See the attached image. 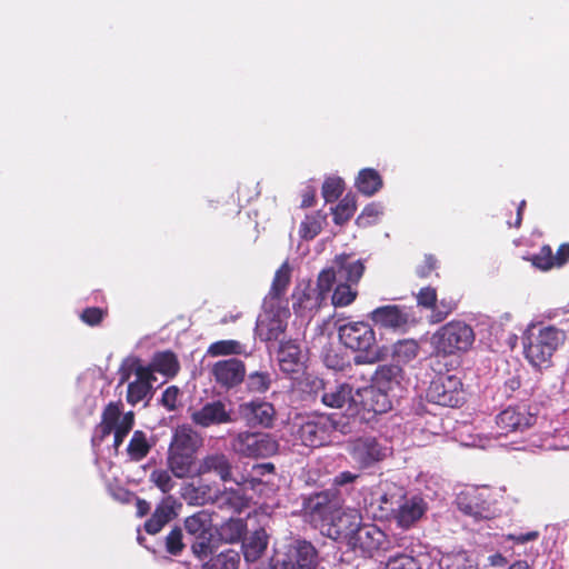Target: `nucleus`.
Listing matches in <instances>:
<instances>
[{"instance_id": "obj_41", "label": "nucleus", "mask_w": 569, "mask_h": 569, "mask_svg": "<svg viewBox=\"0 0 569 569\" xmlns=\"http://www.w3.org/2000/svg\"><path fill=\"white\" fill-rule=\"evenodd\" d=\"M325 217L319 212L307 214L299 227V236L305 240H312L322 230Z\"/></svg>"}, {"instance_id": "obj_25", "label": "nucleus", "mask_w": 569, "mask_h": 569, "mask_svg": "<svg viewBox=\"0 0 569 569\" xmlns=\"http://www.w3.org/2000/svg\"><path fill=\"white\" fill-rule=\"evenodd\" d=\"M371 496L378 503L377 508H375L373 501L367 505V499H365L363 508L367 512H370L372 517H383L389 513L393 516V511L397 509L395 506H398L400 500L405 498L401 489H398V492L375 490L371 491Z\"/></svg>"}, {"instance_id": "obj_2", "label": "nucleus", "mask_w": 569, "mask_h": 569, "mask_svg": "<svg viewBox=\"0 0 569 569\" xmlns=\"http://www.w3.org/2000/svg\"><path fill=\"white\" fill-rule=\"evenodd\" d=\"M363 272L365 264L360 259L353 260L349 254L337 256L332 266L319 273L316 288L303 292L302 297L309 300L311 293H315L316 305H320L336 282L357 284Z\"/></svg>"}, {"instance_id": "obj_63", "label": "nucleus", "mask_w": 569, "mask_h": 569, "mask_svg": "<svg viewBox=\"0 0 569 569\" xmlns=\"http://www.w3.org/2000/svg\"><path fill=\"white\" fill-rule=\"evenodd\" d=\"M555 268H561L569 261V243L565 242L559 246L557 252H552Z\"/></svg>"}, {"instance_id": "obj_26", "label": "nucleus", "mask_w": 569, "mask_h": 569, "mask_svg": "<svg viewBox=\"0 0 569 569\" xmlns=\"http://www.w3.org/2000/svg\"><path fill=\"white\" fill-rule=\"evenodd\" d=\"M287 321L279 315H267L257 321L256 332L262 341H276L284 333Z\"/></svg>"}, {"instance_id": "obj_50", "label": "nucleus", "mask_w": 569, "mask_h": 569, "mask_svg": "<svg viewBox=\"0 0 569 569\" xmlns=\"http://www.w3.org/2000/svg\"><path fill=\"white\" fill-rule=\"evenodd\" d=\"M130 370L136 375L134 382L153 385L157 380L151 362L148 366H143L140 359L137 358L132 361Z\"/></svg>"}, {"instance_id": "obj_10", "label": "nucleus", "mask_w": 569, "mask_h": 569, "mask_svg": "<svg viewBox=\"0 0 569 569\" xmlns=\"http://www.w3.org/2000/svg\"><path fill=\"white\" fill-rule=\"evenodd\" d=\"M361 525V516L355 509L343 510L341 507L328 520V525L320 531L322 535L336 541H343L350 547V541L356 536Z\"/></svg>"}, {"instance_id": "obj_45", "label": "nucleus", "mask_w": 569, "mask_h": 569, "mask_svg": "<svg viewBox=\"0 0 569 569\" xmlns=\"http://www.w3.org/2000/svg\"><path fill=\"white\" fill-rule=\"evenodd\" d=\"M272 378L267 371H253L248 375L247 388L250 392L264 393L271 387Z\"/></svg>"}, {"instance_id": "obj_61", "label": "nucleus", "mask_w": 569, "mask_h": 569, "mask_svg": "<svg viewBox=\"0 0 569 569\" xmlns=\"http://www.w3.org/2000/svg\"><path fill=\"white\" fill-rule=\"evenodd\" d=\"M360 478L359 473H355L351 471H341L332 479L333 489L345 487L347 485L356 482Z\"/></svg>"}, {"instance_id": "obj_44", "label": "nucleus", "mask_w": 569, "mask_h": 569, "mask_svg": "<svg viewBox=\"0 0 569 569\" xmlns=\"http://www.w3.org/2000/svg\"><path fill=\"white\" fill-rule=\"evenodd\" d=\"M356 201L353 198L346 196L343 199L340 200V202L332 209L333 214V221L336 224H343L349 219L352 218V216L356 212Z\"/></svg>"}, {"instance_id": "obj_5", "label": "nucleus", "mask_w": 569, "mask_h": 569, "mask_svg": "<svg viewBox=\"0 0 569 569\" xmlns=\"http://www.w3.org/2000/svg\"><path fill=\"white\" fill-rule=\"evenodd\" d=\"M476 339L472 327L462 320H451L441 326L433 335L438 353L453 356L467 352Z\"/></svg>"}, {"instance_id": "obj_28", "label": "nucleus", "mask_w": 569, "mask_h": 569, "mask_svg": "<svg viewBox=\"0 0 569 569\" xmlns=\"http://www.w3.org/2000/svg\"><path fill=\"white\" fill-rule=\"evenodd\" d=\"M352 400V387L349 383L325 385L321 401L330 408H342Z\"/></svg>"}, {"instance_id": "obj_17", "label": "nucleus", "mask_w": 569, "mask_h": 569, "mask_svg": "<svg viewBox=\"0 0 569 569\" xmlns=\"http://www.w3.org/2000/svg\"><path fill=\"white\" fill-rule=\"evenodd\" d=\"M428 503L420 496H412L410 498H402L393 511L392 519L396 525L408 530L412 528L427 512Z\"/></svg>"}, {"instance_id": "obj_56", "label": "nucleus", "mask_w": 569, "mask_h": 569, "mask_svg": "<svg viewBox=\"0 0 569 569\" xmlns=\"http://www.w3.org/2000/svg\"><path fill=\"white\" fill-rule=\"evenodd\" d=\"M439 267V261L433 254H425L423 261L416 267V276L420 279L429 278Z\"/></svg>"}, {"instance_id": "obj_38", "label": "nucleus", "mask_w": 569, "mask_h": 569, "mask_svg": "<svg viewBox=\"0 0 569 569\" xmlns=\"http://www.w3.org/2000/svg\"><path fill=\"white\" fill-rule=\"evenodd\" d=\"M291 280V268L287 262L276 271L269 296L271 299H280L288 290Z\"/></svg>"}, {"instance_id": "obj_19", "label": "nucleus", "mask_w": 569, "mask_h": 569, "mask_svg": "<svg viewBox=\"0 0 569 569\" xmlns=\"http://www.w3.org/2000/svg\"><path fill=\"white\" fill-rule=\"evenodd\" d=\"M369 318L375 325L393 331H405L409 325L408 312L396 305L378 307L369 313Z\"/></svg>"}, {"instance_id": "obj_15", "label": "nucleus", "mask_w": 569, "mask_h": 569, "mask_svg": "<svg viewBox=\"0 0 569 569\" xmlns=\"http://www.w3.org/2000/svg\"><path fill=\"white\" fill-rule=\"evenodd\" d=\"M537 417L526 406H510L497 417L496 423L502 435L523 432L536 423Z\"/></svg>"}, {"instance_id": "obj_14", "label": "nucleus", "mask_w": 569, "mask_h": 569, "mask_svg": "<svg viewBox=\"0 0 569 569\" xmlns=\"http://www.w3.org/2000/svg\"><path fill=\"white\" fill-rule=\"evenodd\" d=\"M349 455L360 469H367L387 457V448L373 437H359L350 443Z\"/></svg>"}, {"instance_id": "obj_55", "label": "nucleus", "mask_w": 569, "mask_h": 569, "mask_svg": "<svg viewBox=\"0 0 569 569\" xmlns=\"http://www.w3.org/2000/svg\"><path fill=\"white\" fill-rule=\"evenodd\" d=\"M107 315V309H102L99 307H88L83 309L82 312L80 313V319L86 325L90 327H96L103 321Z\"/></svg>"}, {"instance_id": "obj_6", "label": "nucleus", "mask_w": 569, "mask_h": 569, "mask_svg": "<svg viewBox=\"0 0 569 569\" xmlns=\"http://www.w3.org/2000/svg\"><path fill=\"white\" fill-rule=\"evenodd\" d=\"M339 507V493L336 489L313 492L306 497L302 502L305 516L319 530L328 525V520L332 519V515Z\"/></svg>"}, {"instance_id": "obj_37", "label": "nucleus", "mask_w": 569, "mask_h": 569, "mask_svg": "<svg viewBox=\"0 0 569 569\" xmlns=\"http://www.w3.org/2000/svg\"><path fill=\"white\" fill-rule=\"evenodd\" d=\"M419 349V345L415 339H402L393 345L392 358L398 363L406 365L417 358Z\"/></svg>"}, {"instance_id": "obj_16", "label": "nucleus", "mask_w": 569, "mask_h": 569, "mask_svg": "<svg viewBox=\"0 0 569 569\" xmlns=\"http://www.w3.org/2000/svg\"><path fill=\"white\" fill-rule=\"evenodd\" d=\"M211 375L217 385L223 389H232L244 380V362L237 358L217 361L211 368Z\"/></svg>"}, {"instance_id": "obj_21", "label": "nucleus", "mask_w": 569, "mask_h": 569, "mask_svg": "<svg viewBox=\"0 0 569 569\" xmlns=\"http://www.w3.org/2000/svg\"><path fill=\"white\" fill-rule=\"evenodd\" d=\"M198 475L214 473L221 481L232 480V463L229 457L222 452H213L204 456L197 468Z\"/></svg>"}, {"instance_id": "obj_9", "label": "nucleus", "mask_w": 569, "mask_h": 569, "mask_svg": "<svg viewBox=\"0 0 569 569\" xmlns=\"http://www.w3.org/2000/svg\"><path fill=\"white\" fill-rule=\"evenodd\" d=\"M279 445L269 433L240 432L232 440L234 452L247 458H267L278 451Z\"/></svg>"}, {"instance_id": "obj_8", "label": "nucleus", "mask_w": 569, "mask_h": 569, "mask_svg": "<svg viewBox=\"0 0 569 569\" xmlns=\"http://www.w3.org/2000/svg\"><path fill=\"white\" fill-rule=\"evenodd\" d=\"M339 341L348 349L368 357L376 346V332L366 321H349L338 326Z\"/></svg>"}, {"instance_id": "obj_58", "label": "nucleus", "mask_w": 569, "mask_h": 569, "mask_svg": "<svg viewBox=\"0 0 569 569\" xmlns=\"http://www.w3.org/2000/svg\"><path fill=\"white\" fill-rule=\"evenodd\" d=\"M123 493L126 496L124 501L127 503H130V502L134 501V503H136V515H137L138 518H142V517L147 516L150 512L151 507H150V503L147 500L138 497L136 493H133L131 491H128V490H124Z\"/></svg>"}, {"instance_id": "obj_1", "label": "nucleus", "mask_w": 569, "mask_h": 569, "mask_svg": "<svg viewBox=\"0 0 569 569\" xmlns=\"http://www.w3.org/2000/svg\"><path fill=\"white\" fill-rule=\"evenodd\" d=\"M203 438L189 425L178 426L168 448L167 467L178 479L192 475Z\"/></svg>"}, {"instance_id": "obj_11", "label": "nucleus", "mask_w": 569, "mask_h": 569, "mask_svg": "<svg viewBox=\"0 0 569 569\" xmlns=\"http://www.w3.org/2000/svg\"><path fill=\"white\" fill-rule=\"evenodd\" d=\"M490 495L479 488H469L461 491L456 499L458 509L475 520L491 519L495 516Z\"/></svg>"}, {"instance_id": "obj_39", "label": "nucleus", "mask_w": 569, "mask_h": 569, "mask_svg": "<svg viewBox=\"0 0 569 569\" xmlns=\"http://www.w3.org/2000/svg\"><path fill=\"white\" fill-rule=\"evenodd\" d=\"M220 507H227L234 512H241L248 506L244 493L239 489H226L217 497Z\"/></svg>"}, {"instance_id": "obj_59", "label": "nucleus", "mask_w": 569, "mask_h": 569, "mask_svg": "<svg viewBox=\"0 0 569 569\" xmlns=\"http://www.w3.org/2000/svg\"><path fill=\"white\" fill-rule=\"evenodd\" d=\"M210 538L211 536H207V538H197V540L191 546L192 552L200 560L208 558L212 552Z\"/></svg>"}, {"instance_id": "obj_36", "label": "nucleus", "mask_w": 569, "mask_h": 569, "mask_svg": "<svg viewBox=\"0 0 569 569\" xmlns=\"http://www.w3.org/2000/svg\"><path fill=\"white\" fill-rule=\"evenodd\" d=\"M151 450L146 432L136 430L128 443L127 452L132 461H141Z\"/></svg>"}, {"instance_id": "obj_43", "label": "nucleus", "mask_w": 569, "mask_h": 569, "mask_svg": "<svg viewBox=\"0 0 569 569\" xmlns=\"http://www.w3.org/2000/svg\"><path fill=\"white\" fill-rule=\"evenodd\" d=\"M240 563L239 552L228 549L212 557L208 562L209 569H238Z\"/></svg>"}, {"instance_id": "obj_46", "label": "nucleus", "mask_w": 569, "mask_h": 569, "mask_svg": "<svg viewBox=\"0 0 569 569\" xmlns=\"http://www.w3.org/2000/svg\"><path fill=\"white\" fill-rule=\"evenodd\" d=\"M351 286L350 283L337 282L331 297V302L335 307H347L355 301L357 291Z\"/></svg>"}, {"instance_id": "obj_34", "label": "nucleus", "mask_w": 569, "mask_h": 569, "mask_svg": "<svg viewBox=\"0 0 569 569\" xmlns=\"http://www.w3.org/2000/svg\"><path fill=\"white\" fill-rule=\"evenodd\" d=\"M246 532L247 522L241 518H230L218 529L220 539L228 543L242 541Z\"/></svg>"}, {"instance_id": "obj_22", "label": "nucleus", "mask_w": 569, "mask_h": 569, "mask_svg": "<svg viewBox=\"0 0 569 569\" xmlns=\"http://www.w3.org/2000/svg\"><path fill=\"white\" fill-rule=\"evenodd\" d=\"M277 356L282 372L291 375L302 370V351L295 340L281 341Z\"/></svg>"}, {"instance_id": "obj_30", "label": "nucleus", "mask_w": 569, "mask_h": 569, "mask_svg": "<svg viewBox=\"0 0 569 569\" xmlns=\"http://www.w3.org/2000/svg\"><path fill=\"white\" fill-rule=\"evenodd\" d=\"M268 546V536L263 529L256 530L242 540V551L247 561L258 560Z\"/></svg>"}, {"instance_id": "obj_23", "label": "nucleus", "mask_w": 569, "mask_h": 569, "mask_svg": "<svg viewBox=\"0 0 569 569\" xmlns=\"http://www.w3.org/2000/svg\"><path fill=\"white\" fill-rule=\"evenodd\" d=\"M240 412L252 426L269 428L273 425L276 410L270 402L250 401L240 406Z\"/></svg>"}, {"instance_id": "obj_40", "label": "nucleus", "mask_w": 569, "mask_h": 569, "mask_svg": "<svg viewBox=\"0 0 569 569\" xmlns=\"http://www.w3.org/2000/svg\"><path fill=\"white\" fill-rule=\"evenodd\" d=\"M242 353H244V348L238 340H218L212 342L207 350V355L210 357Z\"/></svg>"}, {"instance_id": "obj_13", "label": "nucleus", "mask_w": 569, "mask_h": 569, "mask_svg": "<svg viewBox=\"0 0 569 569\" xmlns=\"http://www.w3.org/2000/svg\"><path fill=\"white\" fill-rule=\"evenodd\" d=\"M353 550L372 556L378 551H387L391 548V541L388 536L378 526L373 523H361L356 536L350 541Z\"/></svg>"}, {"instance_id": "obj_27", "label": "nucleus", "mask_w": 569, "mask_h": 569, "mask_svg": "<svg viewBox=\"0 0 569 569\" xmlns=\"http://www.w3.org/2000/svg\"><path fill=\"white\" fill-rule=\"evenodd\" d=\"M403 378V370L399 365L379 366L372 377V385L389 392L398 387Z\"/></svg>"}, {"instance_id": "obj_48", "label": "nucleus", "mask_w": 569, "mask_h": 569, "mask_svg": "<svg viewBox=\"0 0 569 569\" xmlns=\"http://www.w3.org/2000/svg\"><path fill=\"white\" fill-rule=\"evenodd\" d=\"M134 425V415L132 411H129L124 413L117 425L116 429L112 430L113 432V447L116 450L119 449V447L122 445L124 438L128 436V433L132 430Z\"/></svg>"}, {"instance_id": "obj_64", "label": "nucleus", "mask_w": 569, "mask_h": 569, "mask_svg": "<svg viewBox=\"0 0 569 569\" xmlns=\"http://www.w3.org/2000/svg\"><path fill=\"white\" fill-rule=\"evenodd\" d=\"M316 190L312 187H307L302 192L301 207L309 208L315 204Z\"/></svg>"}, {"instance_id": "obj_54", "label": "nucleus", "mask_w": 569, "mask_h": 569, "mask_svg": "<svg viewBox=\"0 0 569 569\" xmlns=\"http://www.w3.org/2000/svg\"><path fill=\"white\" fill-rule=\"evenodd\" d=\"M437 298L438 293L435 287H422L416 295L417 306L431 311L436 307Z\"/></svg>"}, {"instance_id": "obj_20", "label": "nucleus", "mask_w": 569, "mask_h": 569, "mask_svg": "<svg viewBox=\"0 0 569 569\" xmlns=\"http://www.w3.org/2000/svg\"><path fill=\"white\" fill-rule=\"evenodd\" d=\"M176 499L167 496L157 505L151 517L144 522V530L149 535H157L162 528L177 517L174 510Z\"/></svg>"}, {"instance_id": "obj_42", "label": "nucleus", "mask_w": 569, "mask_h": 569, "mask_svg": "<svg viewBox=\"0 0 569 569\" xmlns=\"http://www.w3.org/2000/svg\"><path fill=\"white\" fill-rule=\"evenodd\" d=\"M458 308V301L451 297H443L437 300L436 307L431 309L429 322L432 325L440 323L446 320Z\"/></svg>"}, {"instance_id": "obj_52", "label": "nucleus", "mask_w": 569, "mask_h": 569, "mask_svg": "<svg viewBox=\"0 0 569 569\" xmlns=\"http://www.w3.org/2000/svg\"><path fill=\"white\" fill-rule=\"evenodd\" d=\"M345 183L340 178H327L322 184V197L326 202L336 201L343 192Z\"/></svg>"}, {"instance_id": "obj_24", "label": "nucleus", "mask_w": 569, "mask_h": 569, "mask_svg": "<svg viewBox=\"0 0 569 569\" xmlns=\"http://www.w3.org/2000/svg\"><path fill=\"white\" fill-rule=\"evenodd\" d=\"M121 402H109L102 413L101 421L96 427V433L92 437V445L100 446L104 439L116 429L122 418Z\"/></svg>"}, {"instance_id": "obj_33", "label": "nucleus", "mask_w": 569, "mask_h": 569, "mask_svg": "<svg viewBox=\"0 0 569 569\" xmlns=\"http://www.w3.org/2000/svg\"><path fill=\"white\" fill-rule=\"evenodd\" d=\"M383 186L380 173L372 168H365L359 171L356 179V187L365 196H373Z\"/></svg>"}, {"instance_id": "obj_51", "label": "nucleus", "mask_w": 569, "mask_h": 569, "mask_svg": "<svg viewBox=\"0 0 569 569\" xmlns=\"http://www.w3.org/2000/svg\"><path fill=\"white\" fill-rule=\"evenodd\" d=\"M169 468L166 469H154L150 473V481L162 492L168 493L173 488L176 482L173 481L171 475H170Z\"/></svg>"}, {"instance_id": "obj_32", "label": "nucleus", "mask_w": 569, "mask_h": 569, "mask_svg": "<svg viewBox=\"0 0 569 569\" xmlns=\"http://www.w3.org/2000/svg\"><path fill=\"white\" fill-rule=\"evenodd\" d=\"M363 405L373 413H385L392 407L388 392L373 385L366 390Z\"/></svg>"}, {"instance_id": "obj_53", "label": "nucleus", "mask_w": 569, "mask_h": 569, "mask_svg": "<svg viewBox=\"0 0 569 569\" xmlns=\"http://www.w3.org/2000/svg\"><path fill=\"white\" fill-rule=\"evenodd\" d=\"M182 539V529L180 527L172 528L166 537L167 552L172 556H179L184 549V543Z\"/></svg>"}, {"instance_id": "obj_18", "label": "nucleus", "mask_w": 569, "mask_h": 569, "mask_svg": "<svg viewBox=\"0 0 569 569\" xmlns=\"http://www.w3.org/2000/svg\"><path fill=\"white\" fill-rule=\"evenodd\" d=\"M191 420L194 425L202 428L211 426L232 423V410L228 409L226 403L221 400H214L204 403L200 409L191 413Z\"/></svg>"}, {"instance_id": "obj_49", "label": "nucleus", "mask_w": 569, "mask_h": 569, "mask_svg": "<svg viewBox=\"0 0 569 569\" xmlns=\"http://www.w3.org/2000/svg\"><path fill=\"white\" fill-rule=\"evenodd\" d=\"M525 259L530 261L535 268L541 271H549L555 268L552 249L549 244L542 246L538 253H535Z\"/></svg>"}, {"instance_id": "obj_29", "label": "nucleus", "mask_w": 569, "mask_h": 569, "mask_svg": "<svg viewBox=\"0 0 569 569\" xmlns=\"http://www.w3.org/2000/svg\"><path fill=\"white\" fill-rule=\"evenodd\" d=\"M150 362L154 372H159L167 378H173L180 371L178 357L171 350L154 352Z\"/></svg>"}, {"instance_id": "obj_31", "label": "nucleus", "mask_w": 569, "mask_h": 569, "mask_svg": "<svg viewBox=\"0 0 569 569\" xmlns=\"http://www.w3.org/2000/svg\"><path fill=\"white\" fill-rule=\"evenodd\" d=\"M184 528L196 538H207V536H211V515L204 510L198 511L186 518Z\"/></svg>"}, {"instance_id": "obj_4", "label": "nucleus", "mask_w": 569, "mask_h": 569, "mask_svg": "<svg viewBox=\"0 0 569 569\" xmlns=\"http://www.w3.org/2000/svg\"><path fill=\"white\" fill-rule=\"evenodd\" d=\"M566 332L553 326L530 331L523 341L526 359L533 367H548L556 350L566 341Z\"/></svg>"}, {"instance_id": "obj_35", "label": "nucleus", "mask_w": 569, "mask_h": 569, "mask_svg": "<svg viewBox=\"0 0 569 569\" xmlns=\"http://www.w3.org/2000/svg\"><path fill=\"white\" fill-rule=\"evenodd\" d=\"M441 569H479L477 560L466 550L450 552L440 560Z\"/></svg>"}, {"instance_id": "obj_57", "label": "nucleus", "mask_w": 569, "mask_h": 569, "mask_svg": "<svg viewBox=\"0 0 569 569\" xmlns=\"http://www.w3.org/2000/svg\"><path fill=\"white\" fill-rule=\"evenodd\" d=\"M386 569H419L417 560L408 555H397L389 558Z\"/></svg>"}, {"instance_id": "obj_60", "label": "nucleus", "mask_w": 569, "mask_h": 569, "mask_svg": "<svg viewBox=\"0 0 569 569\" xmlns=\"http://www.w3.org/2000/svg\"><path fill=\"white\" fill-rule=\"evenodd\" d=\"M178 396H179V388L176 386H170L162 392L161 403L168 410H174L177 408Z\"/></svg>"}, {"instance_id": "obj_7", "label": "nucleus", "mask_w": 569, "mask_h": 569, "mask_svg": "<svg viewBox=\"0 0 569 569\" xmlns=\"http://www.w3.org/2000/svg\"><path fill=\"white\" fill-rule=\"evenodd\" d=\"M426 398L442 407H460L465 401L462 382L455 375H439L430 382Z\"/></svg>"}, {"instance_id": "obj_3", "label": "nucleus", "mask_w": 569, "mask_h": 569, "mask_svg": "<svg viewBox=\"0 0 569 569\" xmlns=\"http://www.w3.org/2000/svg\"><path fill=\"white\" fill-rule=\"evenodd\" d=\"M338 423L331 416L311 413L298 416L291 423V436L296 442L309 448H320L332 441Z\"/></svg>"}, {"instance_id": "obj_62", "label": "nucleus", "mask_w": 569, "mask_h": 569, "mask_svg": "<svg viewBox=\"0 0 569 569\" xmlns=\"http://www.w3.org/2000/svg\"><path fill=\"white\" fill-rule=\"evenodd\" d=\"M539 537V532L536 530L528 531L525 533H508L506 535V540L512 541L517 545H523L529 541H535Z\"/></svg>"}, {"instance_id": "obj_12", "label": "nucleus", "mask_w": 569, "mask_h": 569, "mask_svg": "<svg viewBox=\"0 0 569 569\" xmlns=\"http://www.w3.org/2000/svg\"><path fill=\"white\" fill-rule=\"evenodd\" d=\"M284 569H326L321 565L319 551L308 540L297 539L286 553Z\"/></svg>"}, {"instance_id": "obj_47", "label": "nucleus", "mask_w": 569, "mask_h": 569, "mask_svg": "<svg viewBox=\"0 0 569 569\" xmlns=\"http://www.w3.org/2000/svg\"><path fill=\"white\" fill-rule=\"evenodd\" d=\"M153 386L152 385H143L140 382H130L127 389V401L131 406H136L140 401L144 399H150L152 397Z\"/></svg>"}]
</instances>
